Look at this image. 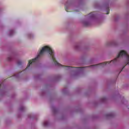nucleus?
<instances>
[{
	"instance_id": "obj_14",
	"label": "nucleus",
	"mask_w": 129,
	"mask_h": 129,
	"mask_svg": "<svg viewBox=\"0 0 129 129\" xmlns=\"http://www.w3.org/2000/svg\"><path fill=\"white\" fill-rule=\"evenodd\" d=\"M124 67H125V66H124V67H123V69H123V68H124Z\"/></svg>"
},
{
	"instance_id": "obj_10",
	"label": "nucleus",
	"mask_w": 129,
	"mask_h": 129,
	"mask_svg": "<svg viewBox=\"0 0 129 129\" xmlns=\"http://www.w3.org/2000/svg\"><path fill=\"white\" fill-rule=\"evenodd\" d=\"M64 9H65V10L66 11V12H68V8H67L66 6H65Z\"/></svg>"
},
{
	"instance_id": "obj_13",
	"label": "nucleus",
	"mask_w": 129,
	"mask_h": 129,
	"mask_svg": "<svg viewBox=\"0 0 129 129\" xmlns=\"http://www.w3.org/2000/svg\"><path fill=\"white\" fill-rule=\"evenodd\" d=\"M2 87V84H0V88Z\"/></svg>"
},
{
	"instance_id": "obj_11",
	"label": "nucleus",
	"mask_w": 129,
	"mask_h": 129,
	"mask_svg": "<svg viewBox=\"0 0 129 129\" xmlns=\"http://www.w3.org/2000/svg\"><path fill=\"white\" fill-rule=\"evenodd\" d=\"M112 115L111 114H108L107 115V116H112Z\"/></svg>"
},
{
	"instance_id": "obj_12",
	"label": "nucleus",
	"mask_w": 129,
	"mask_h": 129,
	"mask_svg": "<svg viewBox=\"0 0 129 129\" xmlns=\"http://www.w3.org/2000/svg\"><path fill=\"white\" fill-rule=\"evenodd\" d=\"M10 33H14V31H13V30L11 31H10Z\"/></svg>"
},
{
	"instance_id": "obj_15",
	"label": "nucleus",
	"mask_w": 129,
	"mask_h": 129,
	"mask_svg": "<svg viewBox=\"0 0 129 129\" xmlns=\"http://www.w3.org/2000/svg\"><path fill=\"white\" fill-rule=\"evenodd\" d=\"M85 68V67H83V68Z\"/></svg>"
},
{
	"instance_id": "obj_8",
	"label": "nucleus",
	"mask_w": 129,
	"mask_h": 129,
	"mask_svg": "<svg viewBox=\"0 0 129 129\" xmlns=\"http://www.w3.org/2000/svg\"><path fill=\"white\" fill-rule=\"evenodd\" d=\"M18 65H22V61H18Z\"/></svg>"
},
{
	"instance_id": "obj_6",
	"label": "nucleus",
	"mask_w": 129,
	"mask_h": 129,
	"mask_svg": "<svg viewBox=\"0 0 129 129\" xmlns=\"http://www.w3.org/2000/svg\"><path fill=\"white\" fill-rule=\"evenodd\" d=\"M7 59H8V61H12V56H9L8 57Z\"/></svg>"
},
{
	"instance_id": "obj_9",
	"label": "nucleus",
	"mask_w": 129,
	"mask_h": 129,
	"mask_svg": "<svg viewBox=\"0 0 129 129\" xmlns=\"http://www.w3.org/2000/svg\"><path fill=\"white\" fill-rule=\"evenodd\" d=\"M25 107H24L23 106L21 107L20 109V110H24Z\"/></svg>"
},
{
	"instance_id": "obj_5",
	"label": "nucleus",
	"mask_w": 129,
	"mask_h": 129,
	"mask_svg": "<svg viewBox=\"0 0 129 129\" xmlns=\"http://www.w3.org/2000/svg\"><path fill=\"white\" fill-rule=\"evenodd\" d=\"M48 125V121H46L43 123L44 126H47Z\"/></svg>"
},
{
	"instance_id": "obj_1",
	"label": "nucleus",
	"mask_w": 129,
	"mask_h": 129,
	"mask_svg": "<svg viewBox=\"0 0 129 129\" xmlns=\"http://www.w3.org/2000/svg\"><path fill=\"white\" fill-rule=\"evenodd\" d=\"M45 52H48L49 54L50 55L52 60L54 62L55 65L56 66H59V67H62L63 68H64V69H66L68 70V69H77V68H78V67H70V66H66L64 65H62L60 64L59 62H58L56 60V59L55 58V57L54 56V50H52L51 47L48 46H45L43 47H42V49L40 50L39 53L37 55V56L35 58L32 59V60H30L29 61V62L27 64V68L25 69L26 70L28 69L30 67V65L31 64H32V63H34V62H36L39 59V57H41L42 55H44V53Z\"/></svg>"
},
{
	"instance_id": "obj_3",
	"label": "nucleus",
	"mask_w": 129,
	"mask_h": 129,
	"mask_svg": "<svg viewBox=\"0 0 129 129\" xmlns=\"http://www.w3.org/2000/svg\"><path fill=\"white\" fill-rule=\"evenodd\" d=\"M94 13L95 12L91 13L88 15V16L90 18H94V17H95Z\"/></svg>"
},
{
	"instance_id": "obj_2",
	"label": "nucleus",
	"mask_w": 129,
	"mask_h": 129,
	"mask_svg": "<svg viewBox=\"0 0 129 129\" xmlns=\"http://www.w3.org/2000/svg\"><path fill=\"white\" fill-rule=\"evenodd\" d=\"M122 57H126V60H127V62H126L127 63L126 64V65H129V55L127 54V53L126 52V51L124 50H121L118 53L117 57L115 58L114 59L112 60L111 61H109L107 62H104L102 63H99L98 64L92 65L88 67H89V68H91V67H93L94 66H102V67H103V66H105V65H106V63H108V64H110V63L112 62L113 64H114L115 62H117V61H118V59H119V58H122Z\"/></svg>"
},
{
	"instance_id": "obj_4",
	"label": "nucleus",
	"mask_w": 129,
	"mask_h": 129,
	"mask_svg": "<svg viewBox=\"0 0 129 129\" xmlns=\"http://www.w3.org/2000/svg\"><path fill=\"white\" fill-rule=\"evenodd\" d=\"M84 25L86 27H87L88 26H89V23L87 22H85L84 23Z\"/></svg>"
},
{
	"instance_id": "obj_7",
	"label": "nucleus",
	"mask_w": 129,
	"mask_h": 129,
	"mask_svg": "<svg viewBox=\"0 0 129 129\" xmlns=\"http://www.w3.org/2000/svg\"><path fill=\"white\" fill-rule=\"evenodd\" d=\"M109 14V7L107 8V15H108Z\"/></svg>"
}]
</instances>
